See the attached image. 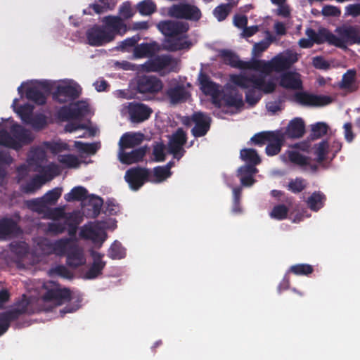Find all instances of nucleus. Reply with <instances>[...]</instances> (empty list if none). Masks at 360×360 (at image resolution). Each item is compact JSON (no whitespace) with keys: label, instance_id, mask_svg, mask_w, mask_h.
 <instances>
[{"label":"nucleus","instance_id":"nucleus-30","mask_svg":"<svg viewBox=\"0 0 360 360\" xmlns=\"http://www.w3.org/2000/svg\"><path fill=\"white\" fill-rule=\"evenodd\" d=\"M144 135L142 133H130L124 134L119 141V150H126L133 148L140 145L143 141Z\"/></svg>","mask_w":360,"mask_h":360},{"label":"nucleus","instance_id":"nucleus-21","mask_svg":"<svg viewBox=\"0 0 360 360\" xmlns=\"http://www.w3.org/2000/svg\"><path fill=\"white\" fill-rule=\"evenodd\" d=\"M102 235L105 236V233L102 230L98 222H89L84 224L79 232L82 238L91 240L94 243H103L105 238Z\"/></svg>","mask_w":360,"mask_h":360},{"label":"nucleus","instance_id":"nucleus-53","mask_svg":"<svg viewBox=\"0 0 360 360\" xmlns=\"http://www.w3.org/2000/svg\"><path fill=\"white\" fill-rule=\"evenodd\" d=\"M231 12V11L229 8L228 5L226 4H221L214 8L212 13L219 22H221L229 16Z\"/></svg>","mask_w":360,"mask_h":360},{"label":"nucleus","instance_id":"nucleus-24","mask_svg":"<svg viewBox=\"0 0 360 360\" xmlns=\"http://www.w3.org/2000/svg\"><path fill=\"white\" fill-rule=\"evenodd\" d=\"M192 121L195 123V126L191 129V133L195 137L204 136L210 128L211 119L205 114L198 112L193 114Z\"/></svg>","mask_w":360,"mask_h":360},{"label":"nucleus","instance_id":"nucleus-55","mask_svg":"<svg viewBox=\"0 0 360 360\" xmlns=\"http://www.w3.org/2000/svg\"><path fill=\"white\" fill-rule=\"evenodd\" d=\"M329 144L326 140L321 141L316 146L315 154L317 156V162H322L326 160L328 153Z\"/></svg>","mask_w":360,"mask_h":360},{"label":"nucleus","instance_id":"nucleus-25","mask_svg":"<svg viewBox=\"0 0 360 360\" xmlns=\"http://www.w3.org/2000/svg\"><path fill=\"white\" fill-rule=\"evenodd\" d=\"M148 146H141L131 152H126L125 150H119V160L125 165H131L143 160L148 151Z\"/></svg>","mask_w":360,"mask_h":360},{"label":"nucleus","instance_id":"nucleus-18","mask_svg":"<svg viewBox=\"0 0 360 360\" xmlns=\"http://www.w3.org/2000/svg\"><path fill=\"white\" fill-rule=\"evenodd\" d=\"M102 25L106 32L111 35L112 41L117 34L123 35L127 32V26L123 20L119 16L108 15L103 19Z\"/></svg>","mask_w":360,"mask_h":360},{"label":"nucleus","instance_id":"nucleus-10","mask_svg":"<svg viewBox=\"0 0 360 360\" xmlns=\"http://www.w3.org/2000/svg\"><path fill=\"white\" fill-rule=\"evenodd\" d=\"M89 108L82 102H77L70 106H63L58 111V117L63 120H79L84 117L88 112Z\"/></svg>","mask_w":360,"mask_h":360},{"label":"nucleus","instance_id":"nucleus-8","mask_svg":"<svg viewBox=\"0 0 360 360\" xmlns=\"http://www.w3.org/2000/svg\"><path fill=\"white\" fill-rule=\"evenodd\" d=\"M150 171L147 168L135 167L127 170L124 179L133 191L139 190L148 181Z\"/></svg>","mask_w":360,"mask_h":360},{"label":"nucleus","instance_id":"nucleus-48","mask_svg":"<svg viewBox=\"0 0 360 360\" xmlns=\"http://www.w3.org/2000/svg\"><path fill=\"white\" fill-rule=\"evenodd\" d=\"M274 133L275 131H264L257 133L250 139V142L254 145L262 146L271 140Z\"/></svg>","mask_w":360,"mask_h":360},{"label":"nucleus","instance_id":"nucleus-15","mask_svg":"<svg viewBox=\"0 0 360 360\" xmlns=\"http://www.w3.org/2000/svg\"><path fill=\"white\" fill-rule=\"evenodd\" d=\"M158 28L166 38L179 36L188 30V25L186 22L165 20L158 24Z\"/></svg>","mask_w":360,"mask_h":360},{"label":"nucleus","instance_id":"nucleus-43","mask_svg":"<svg viewBox=\"0 0 360 360\" xmlns=\"http://www.w3.org/2000/svg\"><path fill=\"white\" fill-rule=\"evenodd\" d=\"M17 224L11 218H2L0 219V238H4L14 232Z\"/></svg>","mask_w":360,"mask_h":360},{"label":"nucleus","instance_id":"nucleus-20","mask_svg":"<svg viewBox=\"0 0 360 360\" xmlns=\"http://www.w3.org/2000/svg\"><path fill=\"white\" fill-rule=\"evenodd\" d=\"M62 194L61 188H54L48 191L41 198L32 200V203L36 211L43 212L49 205H55Z\"/></svg>","mask_w":360,"mask_h":360},{"label":"nucleus","instance_id":"nucleus-9","mask_svg":"<svg viewBox=\"0 0 360 360\" xmlns=\"http://www.w3.org/2000/svg\"><path fill=\"white\" fill-rule=\"evenodd\" d=\"M199 82L202 92L212 97V103L217 108L221 105V97L219 86L212 82L205 73L200 72L199 75Z\"/></svg>","mask_w":360,"mask_h":360},{"label":"nucleus","instance_id":"nucleus-26","mask_svg":"<svg viewBox=\"0 0 360 360\" xmlns=\"http://www.w3.org/2000/svg\"><path fill=\"white\" fill-rule=\"evenodd\" d=\"M278 84L279 86L286 89L300 90L303 87L300 75L292 71L281 74Z\"/></svg>","mask_w":360,"mask_h":360},{"label":"nucleus","instance_id":"nucleus-56","mask_svg":"<svg viewBox=\"0 0 360 360\" xmlns=\"http://www.w3.org/2000/svg\"><path fill=\"white\" fill-rule=\"evenodd\" d=\"M88 199L89 205H91L93 208V217H98L101 212V210L103 204V199L101 197L95 195H90L88 197Z\"/></svg>","mask_w":360,"mask_h":360},{"label":"nucleus","instance_id":"nucleus-33","mask_svg":"<svg viewBox=\"0 0 360 360\" xmlns=\"http://www.w3.org/2000/svg\"><path fill=\"white\" fill-rule=\"evenodd\" d=\"M356 72L354 69L348 70L343 75L339 87L349 92H354L358 90L359 84L356 78Z\"/></svg>","mask_w":360,"mask_h":360},{"label":"nucleus","instance_id":"nucleus-45","mask_svg":"<svg viewBox=\"0 0 360 360\" xmlns=\"http://www.w3.org/2000/svg\"><path fill=\"white\" fill-rule=\"evenodd\" d=\"M154 53L153 46L148 43H142L134 47V54L136 58H141L151 56Z\"/></svg>","mask_w":360,"mask_h":360},{"label":"nucleus","instance_id":"nucleus-63","mask_svg":"<svg viewBox=\"0 0 360 360\" xmlns=\"http://www.w3.org/2000/svg\"><path fill=\"white\" fill-rule=\"evenodd\" d=\"M288 190L294 193H298L302 192L306 188V184L304 179L302 178H296L292 179L288 186Z\"/></svg>","mask_w":360,"mask_h":360},{"label":"nucleus","instance_id":"nucleus-16","mask_svg":"<svg viewBox=\"0 0 360 360\" xmlns=\"http://www.w3.org/2000/svg\"><path fill=\"white\" fill-rule=\"evenodd\" d=\"M219 56L222 59L224 64L230 65L232 68L240 70H255V60L250 61L241 60L238 55L227 49L221 50Z\"/></svg>","mask_w":360,"mask_h":360},{"label":"nucleus","instance_id":"nucleus-13","mask_svg":"<svg viewBox=\"0 0 360 360\" xmlns=\"http://www.w3.org/2000/svg\"><path fill=\"white\" fill-rule=\"evenodd\" d=\"M81 88L78 85H58L53 93V98L60 103L74 101L79 97Z\"/></svg>","mask_w":360,"mask_h":360},{"label":"nucleus","instance_id":"nucleus-41","mask_svg":"<svg viewBox=\"0 0 360 360\" xmlns=\"http://www.w3.org/2000/svg\"><path fill=\"white\" fill-rule=\"evenodd\" d=\"M112 9V6H110L108 0H95L94 4H90L86 9L84 10V13L92 15L91 10H93L94 13L101 14Z\"/></svg>","mask_w":360,"mask_h":360},{"label":"nucleus","instance_id":"nucleus-37","mask_svg":"<svg viewBox=\"0 0 360 360\" xmlns=\"http://www.w3.org/2000/svg\"><path fill=\"white\" fill-rule=\"evenodd\" d=\"M326 200V195L321 191H314L308 198L307 204L311 210L318 212L324 206Z\"/></svg>","mask_w":360,"mask_h":360},{"label":"nucleus","instance_id":"nucleus-12","mask_svg":"<svg viewBox=\"0 0 360 360\" xmlns=\"http://www.w3.org/2000/svg\"><path fill=\"white\" fill-rule=\"evenodd\" d=\"M295 100L298 103L309 106H325L332 103L333 98L329 96L315 95L307 92H297Z\"/></svg>","mask_w":360,"mask_h":360},{"label":"nucleus","instance_id":"nucleus-62","mask_svg":"<svg viewBox=\"0 0 360 360\" xmlns=\"http://www.w3.org/2000/svg\"><path fill=\"white\" fill-rule=\"evenodd\" d=\"M165 146L162 142H155L153 145V155L155 162H163L165 160Z\"/></svg>","mask_w":360,"mask_h":360},{"label":"nucleus","instance_id":"nucleus-29","mask_svg":"<svg viewBox=\"0 0 360 360\" xmlns=\"http://www.w3.org/2000/svg\"><path fill=\"white\" fill-rule=\"evenodd\" d=\"M66 257V264L70 267L77 268L85 263L83 251L76 244H72L70 246Z\"/></svg>","mask_w":360,"mask_h":360},{"label":"nucleus","instance_id":"nucleus-1","mask_svg":"<svg viewBox=\"0 0 360 360\" xmlns=\"http://www.w3.org/2000/svg\"><path fill=\"white\" fill-rule=\"evenodd\" d=\"M0 137L4 138L6 147L15 150H19L34 140L31 131L17 123L11 126L10 133L6 129H1Z\"/></svg>","mask_w":360,"mask_h":360},{"label":"nucleus","instance_id":"nucleus-50","mask_svg":"<svg viewBox=\"0 0 360 360\" xmlns=\"http://www.w3.org/2000/svg\"><path fill=\"white\" fill-rule=\"evenodd\" d=\"M314 271V267L308 264H298L290 266L289 272L296 276H309Z\"/></svg>","mask_w":360,"mask_h":360},{"label":"nucleus","instance_id":"nucleus-11","mask_svg":"<svg viewBox=\"0 0 360 360\" xmlns=\"http://www.w3.org/2000/svg\"><path fill=\"white\" fill-rule=\"evenodd\" d=\"M162 88V82L155 76H141L136 81V91L140 94H157Z\"/></svg>","mask_w":360,"mask_h":360},{"label":"nucleus","instance_id":"nucleus-51","mask_svg":"<svg viewBox=\"0 0 360 360\" xmlns=\"http://www.w3.org/2000/svg\"><path fill=\"white\" fill-rule=\"evenodd\" d=\"M13 162V158L8 152L0 150V179L6 176V167L9 166Z\"/></svg>","mask_w":360,"mask_h":360},{"label":"nucleus","instance_id":"nucleus-22","mask_svg":"<svg viewBox=\"0 0 360 360\" xmlns=\"http://www.w3.org/2000/svg\"><path fill=\"white\" fill-rule=\"evenodd\" d=\"M186 134L181 128H179L173 134L169 143V150L175 158L180 159L184 155L185 150L183 146L186 143Z\"/></svg>","mask_w":360,"mask_h":360},{"label":"nucleus","instance_id":"nucleus-61","mask_svg":"<svg viewBox=\"0 0 360 360\" xmlns=\"http://www.w3.org/2000/svg\"><path fill=\"white\" fill-rule=\"evenodd\" d=\"M328 130V126L324 122H317L311 126V132L314 139H319L326 135Z\"/></svg>","mask_w":360,"mask_h":360},{"label":"nucleus","instance_id":"nucleus-17","mask_svg":"<svg viewBox=\"0 0 360 360\" xmlns=\"http://www.w3.org/2000/svg\"><path fill=\"white\" fill-rule=\"evenodd\" d=\"M88 44L92 46H101L112 41L111 35L102 25H94L86 31Z\"/></svg>","mask_w":360,"mask_h":360},{"label":"nucleus","instance_id":"nucleus-32","mask_svg":"<svg viewBox=\"0 0 360 360\" xmlns=\"http://www.w3.org/2000/svg\"><path fill=\"white\" fill-rule=\"evenodd\" d=\"M165 49L169 51H177L184 49H189L192 43L181 37H173L166 38L163 42Z\"/></svg>","mask_w":360,"mask_h":360},{"label":"nucleus","instance_id":"nucleus-27","mask_svg":"<svg viewBox=\"0 0 360 360\" xmlns=\"http://www.w3.org/2000/svg\"><path fill=\"white\" fill-rule=\"evenodd\" d=\"M305 133V123L301 117H295L290 120L285 129L284 138L300 139Z\"/></svg>","mask_w":360,"mask_h":360},{"label":"nucleus","instance_id":"nucleus-47","mask_svg":"<svg viewBox=\"0 0 360 360\" xmlns=\"http://www.w3.org/2000/svg\"><path fill=\"white\" fill-rule=\"evenodd\" d=\"M229 81L231 84L242 89H248L250 88V76L243 74L230 75Z\"/></svg>","mask_w":360,"mask_h":360},{"label":"nucleus","instance_id":"nucleus-19","mask_svg":"<svg viewBox=\"0 0 360 360\" xmlns=\"http://www.w3.org/2000/svg\"><path fill=\"white\" fill-rule=\"evenodd\" d=\"M128 113L132 122L141 123L150 117L153 110L143 103L133 102L128 105Z\"/></svg>","mask_w":360,"mask_h":360},{"label":"nucleus","instance_id":"nucleus-38","mask_svg":"<svg viewBox=\"0 0 360 360\" xmlns=\"http://www.w3.org/2000/svg\"><path fill=\"white\" fill-rule=\"evenodd\" d=\"M88 191L83 186H78L71 189L70 192L64 195L67 202L84 201L88 198Z\"/></svg>","mask_w":360,"mask_h":360},{"label":"nucleus","instance_id":"nucleus-57","mask_svg":"<svg viewBox=\"0 0 360 360\" xmlns=\"http://www.w3.org/2000/svg\"><path fill=\"white\" fill-rule=\"evenodd\" d=\"M46 158V153L44 150L40 147H37L31 150L29 163L31 165L34 162L36 165L42 162Z\"/></svg>","mask_w":360,"mask_h":360},{"label":"nucleus","instance_id":"nucleus-54","mask_svg":"<svg viewBox=\"0 0 360 360\" xmlns=\"http://www.w3.org/2000/svg\"><path fill=\"white\" fill-rule=\"evenodd\" d=\"M66 221L61 222H49L47 224L46 232L54 236H58L64 233L67 229Z\"/></svg>","mask_w":360,"mask_h":360},{"label":"nucleus","instance_id":"nucleus-3","mask_svg":"<svg viewBox=\"0 0 360 360\" xmlns=\"http://www.w3.org/2000/svg\"><path fill=\"white\" fill-rule=\"evenodd\" d=\"M338 36L331 34L330 39L331 45L340 49H346L347 45L360 44V32L356 27L342 25L335 29Z\"/></svg>","mask_w":360,"mask_h":360},{"label":"nucleus","instance_id":"nucleus-64","mask_svg":"<svg viewBox=\"0 0 360 360\" xmlns=\"http://www.w3.org/2000/svg\"><path fill=\"white\" fill-rule=\"evenodd\" d=\"M262 98V94L254 89H248L245 92V101L251 106L256 105Z\"/></svg>","mask_w":360,"mask_h":360},{"label":"nucleus","instance_id":"nucleus-39","mask_svg":"<svg viewBox=\"0 0 360 360\" xmlns=\"http://www.w3.org/2000/svg\"><path fill=\"white\" fill-rule=\"evenodd\" d=\"M275 40V37L269 31H266V39L255 43L253 46L252 54L254 57H259L265 51L270 44Z\"/></svg>","mask_w":360,"mask_h":360},{"label":"nucleus","instance_id":"nucleus-2","mask_svg":"<svg viewBox=\"0 0 360 360\" xmlns=\"http://www.w3.org/2000/svg\"><path fill=\"white\" fill-rule=\"evenodd\" d=\"M47 217L53 221L65 219L68 225V233L70 237H75L79 225L83 220L80 212L74 210L71 212H65L64 207H58L49 209L47 212Z\"/></svg>","mask_w":360,"mask_h":360},{"label":"nucleus","instance_id":"nucleus-23","mask_svg":"<svg viewBox=\"0 0 360 360\" xmlns=\"http://www.w3.org/2000/svg\"><path fill=\"white\" fill-rule=\"evenodd\" d=\"M221 99L224 105L226 107H233L239 109L244 105L242 93L232 85L226 86L225 91L221 96Z\"/></svg>","mask_w":360,"mask_h":360},{"label":"nucleus","instance_id":"nucleus-7","mask_svg":"<svg viewBox=\"0 0 360 360\" xmlns=\"http://www.w3.org/2000/svg\"><path fill=\"white\" fill-rule=\"evenodd\" d=\"M177 60L170 55H158L146 61L143 67L146 72H160L167 68L170 71H176Z\"/></svg>","mask_w":360,"mask_h":360},{"label":"nucleus","instance_id":"nucleus-58","mask_svg":"<svg viewBox=\"0 0 360 360\" xmlns=\"http://www.w3.org/2000/svg\"><path fill=\"white\" fill-rule=\"evenodd\" d=\"M138 10L141 15H148L156 11V5L151 1H143L139 4Z\"/></svg>","mask_w":360,"mask_h":360},{"label":"nucleus","instance_id":"nucleus-35","mask_svg":"<svg viewBox=\"0 0 360 360\" xmlns=\"http://www.w3.org/2000/svg\"><path fill=\"white\" fill-rule=\"evenodd\" d=\"M305 34L314 44H321L328 42L331 45L330 35L332 33L325 28H321L316 32L314 29L309 27L306 30Z\"/></svg>","mask_w":360,"mask_h":360},{"label":"nucleus","instance_id":"nucleus-4","mask_svg":"<svg viewBox=\"0 0 360 360\" xmlns=\"http://www.w3.org/2000/svg\"><path fill=\"white\" fill-rule=\"evenodd\" d=\"M290 56L278 54L269 61L255 60V70L260 71L266 75L273 72H280L290 68L295 62Z\"/></svg>","mask_w":360,"mask_h":360},{"label":"nucleus","instance_id":"nucleus-59","mask_svg":"<svg viewBox=\"0 0 360 360\" xmlns=\"http://www.w3.org/2000/svg\"><path fill=\"white\" fill-rule=\"evenodd\" d=\"M75 146L79 151L87 154H95L98 150V146L96 143H82L81 141H75Z\"/></svg>","mask_w":360,"mask_h":360},{"label":"nucleus","instance_id":"nucleus-31","mask_svg":"<svg viewBox=\"0 0 360 360\" xmlns=\"http://www.w3.org/2000/svg\"><path fill=\"white\" fill-rule=\"evenodd\" d=\"M165 95L172 104L176 105L187 100L188 92L183 85L176 84L168 88L165 91Z\"/></svg>","mask_w":360,"mask_h":360},{"label":"nucleus","instance_id":"nucleus-34","mask_svg":"<svg viewBox=\"0 0 360 360\" xmlns=\"http://www.w3.org/2000/svg\"><path fill=\"white\" fill-rule=\"evenodd\" d=\"M285 141L284 134L280 130L275 131L274 136L268 141L265 148L266 153L269 156H274L278 154Z\"/></svg>","mask_w":360,"mask_h":360},{"label":"nucleus","instance_id":"nucleus-46","mask_svg":"<svg viewBox=\"0 0 360 360\" xmlns=\"http://www.w3.org/2000/svg\"><path fill=\"white\" fill-rule=\"evenodd\" d=\"M58 160L68 168H78L81 164L78 158L72 154L59 155Z\"/></svg>","mask_w":360,"mask_h":360},{"label":"nucleus","instance_id":"nucleus-36","mask_svg":"<svg viewBox=\"0 0 360 360\" xmlns=\"http://www.w3.org/2000/svg\"><path fill=\"white\" fill-rule=\"evenodd\" d=\"M75 237L63 238L53 241V244H50L52 247V252L59 256H63L68 252L70 246L72 244V240L75 239Z\"/></svg>","mask_w":360,"mask_h":360},{"label":"nucleus","instance_id":"nucleus-42","mask_svg":"<svg viewBox=\"0 0 360 360\" xmlns=\"http://www.w3.org/2000/svg\"><path fill=\"white\" fill-rule=\"evenodd\" d=\"M240 158L248 164L257 165L261 162V158L257 150L253 148H243L240 152Z\"/></svg>","mask_w":360,"mask_h":360},{"label":"nucleus","instance_id":"nucleus-40","mask_svg":"<svg viewBox=\"0 0 360 360\" xmlns=\"http://www.w3.org/2000/svg\"><path fill=\"white\" fill-rule=\"evenodd\" d=\"M25 96L29 100L37 105H44L46 101V97L37 86L27 87Z\"/></svg>","mask_w":360,"mask_h":360},{"label":"nucleus","instance_id":"nucleus-28","mask_svg":"<svg viewBox=\"0 0 360 360\" xmlns=\"http://www.w3.org/2000/svg\"><path fill=\"white\" fill-rule=\"evenodd\" d=\"M93 263L90 268L85 273V278L87 279H94L102 274L106 262L103 261V254L98 252H92Z\"/></svg>","mask_w":360,"mask_h":360},{"label":"nucleus","instance_id":"nucleus-14","mask_svg":"<svg viewBox=\"0 0 360 360\" xmlns=\"http://www.w3.org/2000/svg\"><path fill=\"white\" fill-rule=\"evenodd\" d=\"M27 312V304L6 310L0 313V336L4 334L10 327L11 322L16 321L22 314Z\"/></svg>","mask_w":360,"mask_h":360},{"label":"nucleus","instance_id":"nucleus-6","mask_svg":"<svg viewBox=\"0 0 360 360\" xmlns=\"http://www.w3.org/2000/svg\"><path fill=\"white\" fill-rule=\"evenodd\" d=\"M168 13L172 17L192 21H198L202 16L197 6L188 4H174L169 8Z\"/></svg>","mask_w":360,"mask_h":360},{"label":"nucleus","instance_id":"nucleus-49","mask_svg":"<svg viewBox=\"0 0 360 360\" xmlns=\"http://www.w3.org/2000/svg\"><path fill=\"white\" fill-rule=\"evenodd\" d=\"M125 250L118 241H115L108 251V256L112 259H120L125 257Z\"/></svg>","mask_w":360,"mask_h":360},{"label":"nucleus","instance_id":"nucleus-52","mask_svg":"<svg viewBox=\"0 0 360 360\" xmlns=\"http://www.w3.org/2000/svg\"><path fill=\"white\" fill-rule=\"evenodd\" d=\"M288 208L285 205H278L274 207L270 212V217L277 220H283L287 218Z\"/></svg>","mask_w":360,"mask_h":360},{"label":"nucleus","instance_id":"nucleus-5","mask_svg":"<svg viewBox=\"0 0 360 360\" xmlns=\"http://www.w3.org/2000/svg\"><path fill=\"white\" fill-rule=\"evenodd\" d=\"M46 292L42 295L44 302H52L56 305H61L71 299V292L67 288H60V285L53 281L44 284Z\"/></svg>","mask_w":360,"mask_h":360},{"label":"nucleus","instance_id":"nucleus-60","mask_svg":"<svg viewBox=\"0 0 360 360\" xmlns=\"http://www.w3.org/2000/svg\"><path fill=\"white\" fill-rule=\"evenodd\" d=\"M153 174L158 182H161L169 177L171 171L169 167L158 166L153 169Z\"/></svg>","mask_w":360,"mask_h":360},{"label":"nucleus","instance_id":"nucleus-44","mask_svg":"<svg viewBox=\"0 0 360 360\" xmlns=\"http://www.w3.org/2000/svg\"><path fill=\"white\" fill-rule=\"evenodd\" d=\"M287 153L289 161L294 165L302 167L309 165V158L301 154L300 152L288 150Z\"/></svg>","mask_w":360,"mask_h":360}]
</instances>
